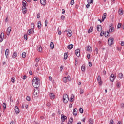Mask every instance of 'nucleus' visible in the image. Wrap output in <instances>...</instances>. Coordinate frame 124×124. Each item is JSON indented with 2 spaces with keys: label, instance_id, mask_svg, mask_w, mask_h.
<instances>
[{
  "label": "nucleus",
  "instance_id": "nucleus-1",
  "mask_svg": "<svg viewBox=\"0 0 124 124\" xmlns=\"http://www.w3.org/2000/svg\"><path fill=\"white\" fill-rule=\"evenodd\" d=\"M40 82H39V78L38 77H34L32 80V85L36 89L39 87V85Z\"/></svg>",
  "mask_w": 124,
  "mask_h": 124
},
{
  "label": "nucleus",
  "instance_id": "nucleus-2",
  "mask_svg": "<svg viewBox=\"0 0 124 124\" xmlns=\"http://www.w3.org/2000/svg\"><path fill=\"white\" fill-rule=\"evenodd\" d=\"M22 5L23 7H22V13L23 14H26L27 12V1L24 0L22 1Z\"/></svg>",
  "mask_w": 124,
  "mask_h": 124
},
{
  "label": "nucleus",
  "instance_id": "nucleus-3",
  "mask_svg": "<svg viewBox=\"0 0 124 124\" xmlns=\"http://www.w3.org/2000/svg\"><path fill=\"white\" fill-rule=\"evenodd\" d=\"M69 100V98L68 97V95L67 94H65L63 96V101L64 103H67Z\"/></svg>",
  "mask_w": 124,
  "mask_h": 124
},
{
  "label": "nucleus",
  "instance_id": "nucleus-4",
  "mask_svg": "<svg viewBox=\"0 0 124 124\" xmlns=\"http://www.w3.org/2000/svg\"><path fill=\"white\" fill-rule=\"evenodd\" d=\"M114 38L111 37L108 39V45L111 46L114 43Z\"/></svg>",
  "mask_w": 124,
  "mask_h": 124
},
{
  "label": "nucleus",
  "instance_id": "nucleus-5",
  "mask_svg": "<svg viewBox=\"0 0 124 124\" xmlns=\"http://www.w3.org/2000/svg\"><path fill=\"white\" fill-rule=\"evenodd\" d=\"M115 79H116V76H115L114 74H111V75L110 76V80L111 82H114Z\"/></svg>",
  "mask_w": 124,
  "mask_h": 124
},
{
  "label": "nucleus",
  "instance_id": "nucleus-6",
  "mask_svg": "<svg viewBox=\"0 0 124 124\" xmlns=\"http://www.w3.org/2000/svg\"><path fill=\"white\" fill-rule=\"evenodd\" d=\"M97 82H98L99 86L102 85V81L101 80V77H100V76H98Z\"/></svg>",
  "mask_w": 124,
  "mask_h": 124
},
{
  "label": "nucleus",
  "instance_id": "nucleus-7",
  "mask_svg": "<svg viewBox=\"0 0 124 124\" xmlns=\"http://www.w3.org/2000/svg\"><path fill=\"white\" fill-rule=\"evenodd\" d=\"M75 53L77 57H80L81 53H80V49H77L75 50Z\"/></svg>",
  "mask_w": 124,
  "mask_h": 124
},
{
  "label": "nucleus",
  "instance_id": "nucleus-8",
  "mask_svg": "<svg viewBox=\"0 0 124 124\" xmlns=\"http://www.w3.org/2000/svg\"><path fill=\"white\" fill-rule=\"evenodd\" d=\"M49 97L50 98V99L53 100L55 99L56 96L55 95V94L54 93H49Z\"/></svg>",
  "mask_w": 124,
  "mask_h": 124
},
{
  "label": "nucleus",
  "instance_id": "nucleus-9",
  "mask_svg": "<svg viewBox=\"0 0 124 124\" xmlns=\"http://www.w3.org/2000/svg\"><path fill=\"white\" fill-rule=\"evenodd\" d=\"M66 119H67V117L65 116L63 114L61 115V120L62 122H65Z\"/></svg>",
  "mask_w": 124,
  "mask_h": 124
},
{
  "label": "nucleus",
  "instance_id": "nucleus-10",
  "mask_svg": "<svg viewBox=\"0 0 124 124\" xmlns=\"http://www.w3.org/2000/svg\"><path fill=\"white\" fill-rule=\"evenodd\" d=\"M4 38V33H1L0 35V42H2V41H3Z\"/></svg>",
  "mask_w": 124,
  "mask_h": 124
},
{
  "label": "nucleus",
  "instance_id": "nucleus-11",
  "mask_svg": "<svg viewBox=\"0 0 124 124\" xmlns=\"http://www.w3.org/2000/svg\"><path fill=\"white\" fill-rule=\"evenodd\" d=\"M14 110L16 114H19V113H20V109H19V108L17 106L15 107Z\"/></svg>",
  "mask_w": 124,
  "mask_h": 124
},
{
  "label": "nucleus",
  "instance_id": "nucleus-12",
  "mask_svg": "<svg viewBox=\"0 0 124 124\" xmlns=\"http://www.w3.org/2000/svg\"><path fill=\"white\" fill-rule=\"evenodd\" d=\"M11 29L12 28L10 26L8 27L7 30V35H9L10 34V32H11Z\"/></svg>",
  "mask_w": 124,
  "mask_h": 124
},
{
  "label": "nucleus",
  "instance_id": "nucleus-13",
  "mask_svg": "<svg viewBox=\"0 0 124 124\" xmlns=\"http://www.w3.org/2000/svg\"><path fill=\"white\" fill-rule=\"evenodd\" d=\"M37 50L38 52H40V53L42 52V47L41 46L39 45L37 47Z\"/></svg>",
  "mask_w": 124,
  "mask_h": 124
},
{
  "label": "nucleus",
  "instance_id": "nucleus-14",
  "mask_svg": "<svg viewBox=\"0 0 124 124\" xmlns=\"http://www.w3.org/2000/svg\"><path fill=\"white\" fill-rule=\"evenodd\" d=\"M112 26H113V24H112L109 26V32H114V29Z\"/></svg>",
  "mask_w": 124,
  "mask_h": 124
},
{
  "label": "nucleus",
  "instance_id": "nucleus-15",
  "mask_svg": "<svg viewBox=\"0 0 124 124\" xmlns=\"http://www.w3.org/2000/svg\"><path fill=\"white\" fill-rule=\"evenodd\" d=\"M97 31H102V27L100 25H98L97 26Z\"/></svg>",
  "mask_w": 124,
  "mask_h": 124
},
{
  "label": "nucleus",
  "instance_id": "nucleus-16",
  "mask_svg": "<svg viewBox=\"0 0 124 124\" xmlns=\"http://www.w3.org/2000/svg\"><path fill=\"white\" fill-rule=\"evenodd\" d=\"M40 2L41 4L44 6L46 4V0H40Z\"/></svg>",
  "mask_w": 124,
  "mask_h": 124
},
{
  "label": "nucleus",
  "instance_id": "nucleus-17",
  "mask_svg": "<svg viewBox=\"0 0 124 124\" xmlns=\"http://www.w3.org/2000/svg\"><path fill=\"white\" fill-rule=\"evenodd\" d=\"M77 108H75L73 110V114L74 115V116H76L77 115Z\"/></svg>",
  "mask_w": 124,
  "mask_h": 124
},
{
  "label": "nucleus",
  "instance_id": "nucleus-18",
  "mask_svg": "<svg viewBox=\"0 0 124 124\" xmlns=\"http://www.w3.org/2000/svg\"><path fill=\"white\" fill-rule=\"evenodd\" d=\"M110 33L109 32V31H107L105 33V37H109L110 36Z\"/></svg>",
  "mask_w": 124,
  "mask_h": 124
},
{
  "label": "nucleus",
  "instance_id": "nucleus-19",
  "mask_svg": "<svg viewBox=\"0 0 124 124\" xmlns=\"http://www.w3.org/2000/svg\"><path fill=\"white\" fill-rule=\"evenodd\" d=\"M66 31L69 37H71V35H72V32H71V30Z\"/></svg>",
  "mask_w": 124,
  "mask_h": 124
},
{
  "label": "nucleus",
  "instance_id": "nucleus-20",
  "mask_svg": "<svg viewBox=\"0 0 124 124\" xmlns=\"http://www.w3.org/2000/svg\"><path fill=\"white\" fill-rule=\"evenodd\" d=\"M85 49L87 52H91L92 51V47L90 46H86Z\"/></svg>",
  "mask_w": 124,
  "mask_h": 124
},
{
  "label": "nucleus",
  "instance_id": "nucleus-21",
  "mask_svg": "<svg viewBox=\"0 0 124 124\" xmlns=\"http://www.w3.org/2000/svg\"><path fill=\"white\" fill-rule=\"evenodd\" d=\"M107 14H106V13H105L103 14L102 16V22H103L104 21V20H105V19H106V15Z\"/></svg>",
  "mask_w": 124,
  "mask_h": 124
},
{
  "label": "nucleus",
  "instance_id": "nucleus-22",
  "mask_svg": "<svg viewBox=\"0 0 124 124\" xmlns=\"http://www.w3.org/2000/svg\"><path fill=\"white\" fill-rule=\"evenodd\" d=\"M13 59H16L17 58V52H14L12 55Z\"/></svg>",
  "mask_w": 124,
  "mask_h": 124
},
{
  "label": "nucleus",
  "instance_id": "nucleus-23",
  "mask_svg": "<svg viewBox=\"0 0 124 124\" xmlns=\"http://www.w3.org/2000/svg\"><path fill=\"white\" fill-rule=\"evenodd\" d=\"M93 31V28L91 26L88 30V33H91V32H92V31Z\"/></svg>",
  "mask_w": 124,
  "mask_h": 124
},
{
  "label": "nucleus",
  "instance_id": "nucleus-24",
  "mask_svg": "<svg viewBox=\"0 0 124 124\" xmlns=\"http://www.w3.org/2000/svg\"><path fill=\"white\" fill-rule=\"evenodd\" d=\"M41 21H38L37 22V28L39 29H41Z\"/></svg>",
  "mask_w": 124,
  "mask_h": 124
},
{
  "label": "nucleus",
  "instance_id": "nucleus-25",
  "mask_svg": "<svg viewBox=\"0 0 124 124\" xmlns=\"http://www.w3.org/2000/svg\"><path fill=\"white\" fill-rule=\"evenodd\" d=\"M8 53H9V49H6L5 51V56L7 59L8 58Z\"/></svg>",
  "mask_w": 124,
  "mask_h": 124
},
{
  "label": "nucleus",
  "instance_id": "nucleus-26",
  "mask_svg": "<svg viewBox=\"0 0 124 124\" xmlns=\"http://www.w3.org/2000/svg\"><path fill=\"white\" fill-rule=\"evenodd\" d=\"M88 122H89V124H93V119L92 118H90Z\"/></svg>",
  "mask_w": 124,
  "mask_h": 124
},
{
  "label": "nucleus",
  "instance_id": "nucleus-27",
  "mask_svg": "<svg viewBox=\"0 0 124 124\" xmlns=\"http://www.w3.org/2000/svg\"><path fill=\"white\" fill-rule=\"evenodd\" d=\"M68 49H69V50H71V49H72V48H73V45L72 44H70L68 46H67Z\"/></svg>",
  "mask_w": 124,
  "mask_h": 124
},
{
  "label": "nucleus",
  "instance_id": "nucleus-28",
  "mask_svg": "<svg viewBox=\"0 0 124 124\" xmlns=\"http://www.w3.org/2000/svg\"><path fill=\"white\" fill-rule=\"evenodd\" d=\"M72 122H73V118H72V117H71L70 118L69 121L68 122V124H72Z\"/></svg>",
  "mask_w": 124,
  "mask_h": 124
},
{
  "label": "nucleus",
  "instance_id": "nucleus-29",
  "mask_svg": "<svg viewBox=\"0 0 124 124\" xmlns=\"http://www.w3.org/2000/svg\"><path fill=\"white\" fill-rule=\"evenodd\" d=\"M81 70L83 72H85L86 71V68L84 64L82 65V66H81Z\"/></svg>",
  "mask_w": 124,
  "mask_h": 124
},
{
  "label": "nucleus",
  "instance_id": "nucleus-30",
  "mask_svg": "<svg viewBox=\"0 0 124 124\" xmlns=\"http://www.w3.org/2000/svg\"><path fill=\"white\" fill-rule=\"evenodd\" d=\"M119 78H120V79H123V78H124V76L122 73L119 74Z\"/></svg>",
  "mask_w": 124,
  "mask_h": 124
},
{
  "label": "nucleus",
  "instance_id": "nucleus-31",
  "mask_svg": "<svg viewBox=\"0 0 124 124\" xmlns=\"http://www.w3.org/2000/svg\"><path fill=\"white\" fill-rule=\"evenodd\" d=\"M54 43H53V42H51L50 43V48L51 49V50H53V49H54Z\"/></svg>",
  "mask_w": 124,
  "mask_h": 124
},
{
  "label": "nucleus",
  "instance_id": "nucleus-32",
  "mask_svg": "<svg viewBox=\"0 0 124 124\" xmlns=\"http://www.w3.org/2000/svg\"><path fill=\"white\" fill-rule=\"evenodd\" d=\"M118 12L120 15H123L124 14V10H119Z\"/></svg>",
  "mask_w": 124,
  "mask_h": 124
},
{
  "label": "nucleus",
  "instance_id": "nucleus-33",
  "mask_svg": "<svg viewBox=\"0 0 124 124\" xmlns=\"http://www.w3.org/2000/svg\"><path fill=\"white\" fill-rule=\"evenodd\" d=\"M67 77H64L63 78V82L64 83H67Z\"/></svg>",
  "mask_w": 124,
  "mask_h": 124
},
{
  "label": "nucleus",
  "instance_id": "nucleus-34",
  "mask_svg": "<svg viewBox=\"0 0 124 124\" xmlns=\"http://www.w3.org/2000/svg\"><path fill=\"white\" fill-rule=\"evenodd\" d=\"M79 112L81 113V114H83L84 113V109H83V108H79Z\"/></svg>",
  "mask_w": 124,
  "mask_h": 124
},
{
  "label": "nucleus",
  "instance_id": "nucleus-35",
  "mask_svg": "<svg viewBox=\"0 0 124 124\" xmlns=\"http://www.w3.org/2000/svg\"><path fill=\"white\" fill-rule=\"evenodd\" d=\"M68 56L67 55V53H65L64 54V58L65 60H66L68 58Z\"/></svg>",
  "mask_w": 124,
  "mask_h": 124
},
{
  "label": "nucleus",
  "instance_id": "nucleus-36",
  "mask_svg": "<svg viewBox=\"0 0 124 124\" xmlns=\"http://www.w3.org/2000/svg\"><path fill=\"white\" fill-rule=\"evenodd\" d=\"M45 27H47V26H48V20L47 19L45 20Z\"/></svg>",
  "mask_w": 124,
  "mask_h": 124
},
{
  "label": "nucleus",
  "instance_id": "nucleus-37",
  "mask_svg": "<svg viewBox=\"0 0 124 124\" xmlns=\"http://www.w3.org/2000/svg\"><path fill=\"white\" fill-rule=\"evenodd\" d=\"M73 98H74V96H71L69 99L70 102H72L73 101Z\"/></svg>",
  "mask_w": 124,
  "mask_h": 124
},
{
  "label": "nucleus",
  "instance_id": "nucleus-38",
  "mask_svg": "<svg viewBox=\"0 0 124 124\" xmlns=\"http://www.w3.org/2000/svg\"><path fill=\"white\" fill-rule=\"evenodd\" d=\"M28 35H30V34H31V29H30L28 31Z\"/></svg>",
  "mask_w": 124,
  "mask_h": 124
},
{
  "label": "nucleus",
  "instance_id": "nucleus-39",
  "mask_svg": "<svg viewBox=\"0 0 124 124\" xmlns=\"http://www.w3.org/2000/svg\"><path fill=\"white\" fill-rule=\"evenodd\" d=\"M26 56H27V54H26V52H23L22 54V57L26 58Z\"/></svg>",
  "mask_w": 124,
  "mask_h": 124
},
{
  "label": "nucleus",
  "instance_id": "nucleus-40",
  "mask_svg": "<svg viewBox=\"0 0 124 124\" xmlns=\"http://www.w3.org/2000/svg\"><path fill=\"white\" fill-rule=\"evenodd\" d=\"M57 31L58 32V35H61V34H62V32L61 31V30H60L59 28H58Z\"/></svg>",
  "mask_w": 124,
  "mask_h": 124
},
{
  "label": "nucleus",
  "instance_id": "nucleus-41",
  "mask_svg": "<svg viewBox=\"0 0 124 124\" xmlns=\"http://www.w3.org/2000/svg\"><path fill=\"white\" fill-rule=\"evenodd\" d=\"M87 2L89 4L93 3V0H88Z\"/></svg>",
  "mask_w": 124,
  "mask_h": 124
},
{
  "label": "nucleus",
  "instance_id": "nucleus-42",
  "mask_svg": "<svg viewBox=\"0 0 124 124\" xmlns=\"http://www.w3.org/2000/svg\"><path fill=\"white\" fill-rule=\"evenodd\" d=\"M11 82L12 83H15V78L12 77L11 78Z\"/></svg>",
  "mask_w": 124,
  "mask_h": 124
},
{
  "label": "nucleus",
  "instance_id": "nucleus-43",
  "mask_svg": "<svg viewBox=\"0 0 124 124\" xmlns=\"http://www.w3.org/2000/svg\"><path fill=\"white\" fill-rule=\"evenodd\" d=\"M67 79L68 81H71V78H70V76L68 75L67 76Z\"/></svg>",
  "mask_w": 124,
  "mask_h": 124
},
{
  "label": "nucleus",
  "instance_id": "nucleus-44",
  "mask_svg": "<svg viewBox=\"0 0 124 124\" xmlns=\"http://www.w3.org/2000/svg\"><path fill=\"white\" fill-rule=\"evenodd\" d=\"M31 28L34 30V23L31 24Z\"/></svg>",
  "mask_w": 124,
  "mask_h": 124
},
{
  "label": "nucleus",
  "instance_id": "nucleus-45",
  "mask_svg": "<svg viewBox=\"0 0 124 124\" xmlns=\"http://www.w3.org/2000/svg\"><path fill=\"white\" fill-rule=\"evenodd\" d=\"M3 107L4 108V109L6 108V104L5 103H3Z\"/></svg>",
  "mask_w": 124,
  "mask_h": 124
},
{
  "label": "nucleus",
  "instance_id": "nucleus-46",
  "mask_svg": "<svg viewBox=\"0 0 124 124\" xmlns=\"http://www.w3.org/2000/svg\"><path fill=\"white\" fill-rule=\"evenodd\" d=\"M116 86L117 88H120L121 87V83L120 82H118Z\"/></svg>",
  "mask_w": 124,
  "mask_h": 124
},
{
  "label": "nucleus",
  "instance_id": "nucleus-47",
  "mask_svg": "<svg viewBox=\"0 0 124 124\" xmlns=\"http://www.w3.org/2000/svg\"><path fill=\"white\" fill-rule=\"evenodd\" d=\"M24 39H26V40H28V35H27V34H25L24 35Z\"/></svg>",
  "mask_w": 124,
  "mask_h": 124
},
{
  "label": "nucleus",
  "instance_id": "nucleus-48",
  "mask_svg": "<svg viewBox=\"0 0 124 124\" xmlns=\"http://www.w3.org/2000/svg\"><path fill=\"white\" fill-rule=\"evenodd\" d=\"M103 35H104V31H102L100 33V36H103Z\"/></svg>",
  "mask_w": 124,
  "mask_h": 124
},
{
  "label": "nucleus",
  "instance_id": "nucleus-49",
  "mask_svg": "<svg viewBox=\"0 0 124 124\" xmlns=\"http://www.w3.org/2000/svg\"><path fill=\"white\" fill-rule=\"evenodd\" d=\"M84 93V90L80 88V94H83Z\"/></svg>",
  "mask_w": 124,
  "mask_h": 124
},
{
  "label": "nucleus",
  "instance_id": "nucleus-50",
  "mask_svg": "<svg viewBox=\"0 0 124 124\" xmlns=\"http://www.w3.org/2000/svg\"><path fill=\"white\" fill-rule=\"evenodd\" d=\"M26 100L27 101H31V97L30 96H27L26 97Z\"/></svg>",
  "mask_w": 124,
  "mask_h": 124
},
{
  "label": "nucleus",
  "instance_id": "nucleus-51",
  "mask_svg": "<svg viewBox=\"0 0 124 124\" xmlns=\"http://www.w3.org/2000/svg\"><path fill=\"white\" fill-rule=\"evenodd\" d=\"M121 27H122V24L118 23V24L117 25V29H120V28H121Z\"/></svg>",
  "mask_w": 124,
  "mask_h": 124
},
{
  "label": "nucleus",
  "instance_id": "nucleus-52",
  "mask_svg": "<svg viewBox=\"0 0 124 124\" xmlns=\"http://www.w3.org/2000/svg\"><path fill=\"white\" fill-rule=\"evenodd\" d=\"M23 80H26L27 79V75H25L22 78Z\"/></svg>",
  "mask_w": 124,
  "mask_h": 124
},
{
  "label": "nucleus",
  "instance_id": "nucleus-53",
  "mask_svg": "<svg viewBox=\"0 0 124 124\" xmlns=\"http://www.w3.org/2000/svg\"><path fill=\"white\" fill-rule=\"evenodd\" d=\"M61 18V20H63L64 19H65V16H63V15H62Z\"/></svg>",
  "mask_w": 124,
  "mask_h": 124
},
{
  "label": "nucleus",
  "instance_id": "nucleus-54",
  "mask_svg": "<svg viewBox=\"0 0 124 124\" xmlns=\"http://www.w3.org/2000/svg\"><path fill=\"white\" fill-rule=\"evenodd\" d=\"M109 124H114V120L111 119L110 121Z\"/></svg>",
  "mask_w": 124,
  "mask_h": 124
},
{
  "label": "nucleus",
  "instance_id": "nucleus-55",
  "mask_svg": "<svg viewBox=\"0 0 124 124\" xmlns=\"http://www.w3.org/2000/svg\"><path fill=\"white\" fill-rule=\"evenodd\" d=\"M70 4L71 5H73L74 4V0H72L71 2H70Z\"/></svg>",
  "mask_w": 124,
  "mask_h": 124
},
{
  "label": "nucleus",
  "instance_id": "nucleus-56",
  "mask_svg": "<svg viewBox=\"0 0 124 124\" xmlns=\"http://www.w3.org/2000/svg\"><path fill=\"white\" fill-rule=\"evenodd\" d=\"M35 61L37 63L39 62V58H36L35 59Z\"/></svg>",
  "mask_w": 124,
  "mask_h": 124
},
{
  "label": "nucleus",
  "instance_id": "nucleus-57",
  "mask_svg": "<svg viewBox=\"0 0 124 124\" xmlns=\"http://www.w3.org/2000/svg\"><path fill=\"white\" fill-rule=\"evenodd\" d=\"M37 19H39V18H40V13H38L37 15Z\"/></svg>",
  "mask_w": 124,
  "mask_h": 124
},
{
  "label": "nucleus",
  "instance_id": "nucleus-58",
  "mask_svg": "<svg viewBox=\"0 0 124 124\" xmlns=\"http://www.w3.org/2000/svg\"><path fill=\"white\" fill-rule=\"evenodd\" d=\"M87 57L88 59H91V55H90V54H88Z\"/></svg>",
  "mask_w": 124,
  "mask_h": 124
},
{
  "label": "nucleus",
  "instance_id": "nucleus-59",
  "mask_svg": "<svg viewBox=\"0 0 124 124\" xmlns=\"http://www.w3.org/2000/svg\"><path fill=\"white\" fill-rule=\"evenodd\" d=\"M92 65H93L92 62H89V66H90V67H91Z\"/></svg>",
  "mask_w": 124,
  "mask_h": 124
},
{
  "label": "nucleus",
  "instance_id": "nucleus-60",
  "mask_svg": "<svg viewBox=\"0 0 124 124\" xmlns=\"http://www.w3.org/2000/svg\"><path fill=\"white\" fill-rule=\"evenodd\" d=\"M62 69H63V67L62 66H60V71H62Z\"/></svg>",
  "mask_w": 124,
  "mask_h": 124
},
{
  "label": "nucleus",
  "instance_id": "nucleus-61",
  "mask_svg": "<svg viewBox=\"0 0 124 124\" xmlns=\"http://www.w3.org/2000/svg\"><path fill=\"white\" fill-rule=\"evenodd\" d=\"M86 8H90V4L88 3L86 5Z\"/></svg>",
  "mask_w": 124,
  "mask_h": 124
},
{
  "label": "nucleus",
  "instance_id": "nucleus-62",
  "mask_svg": "<svg viewBox=\"0 0 124 124\" xmlns=\"http://www.w3.org/2000/svg\"><path fill=\"white\" fill-rule=\"evenodd\" d=\"M62 14H64L65 13V10L64 9H62Z\"/></svg>",
  "mask_w": 124,
  "mask_h": 124
},
{
  "label": "nucleus",
  "instance_id": "nucleus-63",
  "mask_svg": "<svg viewBox=\"0 0 124 124\" xmlns=\"http://www.w3.org/2000/svg\"><path fill=\"white\" fill-rule=\"evenodd\" d=\"M120 44H121V45L122 46H124V42H123V41H121Z\"/></svg>",
  "mask_w": 124,
  "mask_h": 124
},
{
  "label": "nucleus",
  "instance_id": "nucleus-64",
  "mask_svg": "<svg viewBox=\"0 0 124 124\" xmlns=\"http://www.w3.org/2000/svg\"><path fill=\"white\" fill-rule=\"evenodd\" d=\"M117 124H122V122H121V121H119L117 123Z\"/></svg>",
  "mask_w": 124,
  "mask_h": 124
}]
</instances>
